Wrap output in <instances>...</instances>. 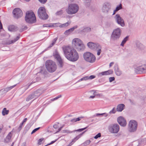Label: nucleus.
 <instances>
[{"label": "nucleus", "mask_w": 146, "mask_h": 146, "mask_svg": "<svg viewBox=\"0 0 146 146\" xmlns=\"http://www.w3.org/2000/svg\"><path fill=\"white\" fill-rule=\"evenodd\" d=\"M54 54V56L56 59L58 63V65L60 67H62L63 66V60L62 59L59 53L57 50H56Z\"/></svg>", "instance_id": "15"}, {"label": "nucleus", "mask_w": 146, "mask_h": 146, "mask_svg": "<svg viewBox=\"0 0 146 146\" xmlns=\"http://www.w3.org/2000/svg\"><path fill=\"white\" fill-rule=\"evenodd\" d=\"M56 140H57V139H56L54 141H52L50 143L48 144L45 145V146H46L48 145H49L52 144L53 143H54V142H55L56 141Z\"/></svg>", "instance_id": "53"}, {"label": "nucleus", "mask_w": 146, "mask_h": 146, "mask_svg": "<svg viewBox=\"0 0 146 146\" xmlns=\"http://www.w3.org/2000/svg\"><path fill=\"white\" fill-rule=\"evenodd\" d=\"M95 77V76L93 75H91L89 77L88 76L89 79H92L94 78Z\"/></svg>", "instance_id": "49"}, {"label": "nucleus", "mask_w": 146, "mask_h": 146, "mask_svg": "<svg viewBox=\"0 0 146 146\" xmlns=\"http://www.w3.org/2000/svg\"><path fill=\"white\" fill-rule=\"evenodd\" d=\"M91 92H93L94 94V95H95V93H96V91L95 90H93L91 91ZM95 95L91 96H90V98H95Z\"/></svg>", "instance_id": "45"}, {"label": "nucleus", "mask_w": 146, "mask_h": 146, "mask_svg": "<svg viewBox=\"0 0 146 146\" xmlns=\"http://www.w3.org/2000/svg\"><path fill=\"white\" fill-rule=\"evenodd\" d=\"M25 19L27 22L31 23H35L36 21L35 15L32 12H27Z\"/></svg>", "instance_id": "6"}, {"label": "nucleus", "mask_w": 146, "mask_h": 146, "mask_svg": "<svg viewBox=\"0 0 146 146\" xmlns=\"http://www.w3.org/2000/svg\"><path fill=\"white\" fill-rule=\"evenodd\" d=\"M55 44L53 43V42H52V43L51 44H50L49 45V47L50 48L53 46Z\"/></svg>", "instance_id": "56"}, {"label": "nucleus", "mask_w": 146, "mask_h": 146, "mask_svg": "<svg viewBox=\"0 0 146 146\" xmlns=\"http://www.w3.org/2000/svg\"><path fill=\"white\" fill-rule=\"evenodd\" d=\"M8 29L10 31H16L19 29L17 27L13 25L9 26Z\"/></svg>", "instance_id": "26"}, {"label": "nucleus", "mask_w": 146, "mask_h": 146, "mask_svg": "<svg viewBox=\"0 0 146 146\" xmlns=\"http://www.w3.org/2000/svg\"><path fill=\"white\" fill-rule=\"evenodd\" d=\"M109 81L111 82L115 80V78L114 77H111L109 78Z\"/></svg>", "instance_id": "46"}, {"label": "nucleus", "mask_w": 146, "mask_h": 146, "mask_svg": "<svg viewBox=\"0 0 146 146\" xmlns=\"http://www.w3.org/2000/svg\"><path fill=\"white\" fill-rule=\"evenodd\" d=\"M31 85V84L29 85H27L21 88L20 90L22 91V93H23Z\"/></svg>", "instance_id": "31"}, {"label": "nucleus", "mask_w": 146, "mask_h": 146, "mask_svg": "<svg viewBox=\"0 0 146 146\" xmlns=\"http://www.w3.org/2000/svg\"><path fill=\"white\" fill-rule=\"evenodd\" d=\"M58 98L57 97H55L53 99H52L51 100L52 101H54V100H57V99H58Z\"/></svg>", "instance_id": "57"}, {"label": "nucleus", "mask_w": 146, "mask_h": 146, "mask_svg": "<svg viewBox=\"0 0 146 146\" xmlns=\"http://www.w3.org/2000/svg\"><path fill=\"white\" fill-rule=\"evenodd\" d=\"M61 24L59 23H51L52 26V27H59L60 25Z\"/></svg>", "instance_id": "35"}, {"label": "nucleus", "mask_w": 146, "mask_h": 146, "mask_svg": "<svg viewBox=\"0 0 146 146\" xmlns=\"http://www.w3.org/2000/svg\"><path fill=\"white\" fill-rule=\"evenodd\" d=\"M83 117H80L76 118H73L70 120V122L73 123L77 121H80L81 119L83 118Z\"/></svg>", "instance_id": "27"}, {"label": "nucleus", "mask_w": 146, "mask_h": 146, "mask_svg": "<svg viewBox=\"0 0 146 146\" xmlns=\"http://www.w3.org/2000/svg\"><path fill=\"white\" fill-rule=\"evenodd\" d=\"M118 123L121 126H125L127 124L125 120L121 116L119 117L117 119Z\"/></svg>", "instance_id": "19"}, {"label": "nucleus", "mask_w": 146, "mask_h": 146, "mask_svg": "<svg viewBox=\"0 0 146 146\" xmlns=\"http://www.w3.org/2000/svg\"><path fill=\"white\" fill-rule=\"evenodd\" d=\"M9 111L7 110L6 108H4L2 110V113L3 115H5L8 114Z\"/></svg>", "instance_id": "32"}, {"label": "nucleus", "mask_w": 146, "mask_h": 146, "mask_svg": "<svg viewBox=\"0 0 146 146\" xmlns=\"http://www.w3.org/2000/svg\"><path fill=\"white\" fill-rule=\"evenodd\" d=\"M87 45L91 49L96 51L98 55H100L102 52V47L97 42L94 43L90 42L87 43Z\"/></svg>", "instance_id": "3"}, {"label": "nucleus", "mask_w": 146, "mask_h": 146, "mask_svg": "<svg viewBox=\"0 0 146 146\" xmlns=\"http://www.w3.org/2000/svg\"><path fill=\"white\" fill-rule=\"evenodd\" d=\"M108 129L111 133H117L119 131V127L116 123L111 124L108 126Z\"/></svg>", "instance_id": "10"}, {"label": "nucleus", "mask_w": 146, "mask_h": 146, "mask_svg": "<svg viewBox=\"0 0 146 146\" xmlns=\"http://www.w3.org/2000/svg\"><path fill=\"white\" fill-rule=\"evenodd\" d=\"M16 86V85H15L10 87L5 88L4 89V90H0V92H1L2 94H5L8 91H9L12 89L14 88L15 86Z\"/></svg>", "instance_id": "23"}, {"label": "nucleus", "mask_w": 146, "mask_h": 146, "mask_svg": "<svg viewBox=\"0 0 146 146\" xmlns=\"http://www.w3.org/2000/svg\"><path fill=\"white\" fill-rule=\"evenodd\" d=\"M90 142V140L87 141H86V143H88V144H89Z\"/></svg>", "instance_id": "62"}, {"label": "nucleus", "mask_w": 146, "mask_h": 146, "mask_svg": "<svg viewBox=\"0 0 146 146\" xmlns=\"http://www.w3.org/2000/svg\"><path fill=\"white\" fill-rule=\"evenodd\" d=\"M58 39V38L57 37L56 38H54L52 41V42H53V43H54V44H55L57 40Z\"/></svg>", "instance_id": "52"}, {"label": "nucleus", "mask_w": 146, "mask_h": 146, "mask_svg": "<svg viewBox=\"0 0 146 146\" xmlns=\"http://www.w3.org/2000/svg\"><path fill=\"white\" fill-rule=\"evenodd\" d=\"M53 127L55 129H57L58 128L59 126L58 124H55L53 125Z\"/></svg>", "instance_id": "54"}, {"label": "nucleus", "mask_w": 146, "mask_h": 146, "mask_svg": "<svg viewBox=\"0 0 146 146\" xmlns=\"http://www.w3.org/2000/svg\"><path fill=\"white\" fill-rule=\"evenodd\" d=\"M88 126L84 128H82L79 129L77 130H74L73 131H70L68 130H65L63 131V133H72L73 132H74L75 131H79L81 132L82 131L86 129L88 127Z\"/></svg>", "instance_id": "21"}, {"label": "nucleus", "mask_w": 146, "mask_h": 146, "mask_svg": "<svg viewBox=\"0 0 146 146\" xmlns=\"http://www.w3.org/2000/svg\"><path fill=\"white\" fill-rule=\"evenodd\" d=\"M116 112V110L115 108H114L112 110L110 111L109 113L110 114L115 113Z\"/></svg>", "instance_id": "39"}, {"label": "nucleus", "mask_w": 146, "mask_h": 146, "mask_svg": "<svg viewBox=\"0 0 146 146\" xmlns=\"http://www.w3.org/2000/svg\"><path fill=\"white\" fill-rule=\"evenodd\" d=\"M111 8V4L108 2H105L103 4L102 10L103 13H108Z\"/></svg>", "instance_id": "16"}, {"label": "nucleus", "mask_w": 146, "mask_h": 146, "mask_svg": "<svg viewBox=\"0 0 146 146\" xmlns=\"http://www.w3.org/2000/svg\"><path fill=\"white\" fill-rule=\"evenodd\" d=\"M71 23V22L70 21H68L67 22H66V23L63 24H60V28H64L68 26Z\"/></svg>", "instance_id": "28"}, {"label": "nucleus", "mask_w": 146, "mask_h": 146, "mask_svg": "<svg viewBox=\"0 0 146 146\" xmlns=\"http://www.w3.org/2000/svg\"><path fill=\"white\" fill-rule=\"evenodd\" d=\"M86 130L85 131H84L82 133H80V134L76 136V137H75L74 139L72 140H74V142H75L78 139H79L82 135L86 131Z\"/></svg>", "instance_id": "30"}, {"label": "nucleus", "mask_w": 146, "mask_h": 146, "mask_svg": "<svg viewBox=\"0 0 146 146\" xmlns=\"http://www.w3.org/2000/svg\"><path fill=\"white\" fill-rule=\"evenodd\" d=\"M121 32L120 28H117L114 29L111 36L112 38L114 40L118 39L121 35Z\"/></svg>", "instance_id": "11"}, {"label": "nucleus", "mask_w": 146, "mask_h": 146, "mask_svg": "<svg viewBox=\"0 0 146 146\" xmlns=\"http://www.w3.org/2000/svg\"><path fill=\"white\" fill-rule=\"evenodd\" d=\"M115 21L119 25L122 27L125 26L124 21L123 19L119 14H116L115 17Z\"/></svg>", "instance_id": "17"}, {"label": "nucleus", "mask_w": 146, "mask_h": 146, "mask_svg": "<svg viewBox=\"0 0 146 146\" xmlns=\"http://www.w3.org/2000/svg\"><path fill=\"white\" fill-rule=\"evenodd\" d=\"M78 9L79 7L78 5L76 4H71L69 5L66 11L68 14L72 15L77 13Z\"/></svg>", "instance_id": "5"}, {"label": "nucleus", "mask_w": 146, "mask_h": 146, "mask_svg": "<svg viewBox=\"0 0 146 146\" xmlns=\"http://www.w3.org/2000/svg\"><path fill=\"white\" fill-rule=\"evenodd\" d=\"M136 49L137 51H141L144 50L145 47L141 43L137 41L135 43Z\"/></svg>", "instance_id": "18"}, {"label": "nucleus", "mask_w": 146, "mask_h": 146, "mask_svg": "<svg viewBox=\"0 0 146 146\" xmlns=\"http://www.w3.org/2000/svg\"><path fill=\"white\" fill-rule=\"evenodd\" d=\"M122 5L120 4V5L117 6L115 9V11H118L120 9H122Z\"/></svg>", "instance_id": "36"}, {"label": "nucleus", "mask_w": 146, "mask_h": 146, "mask_svg": "<svg viewBox=\"0 0 146 146\" xmlns=\"http://www.w3.org/2000/svg\"><path fill=\"white\" fill-rule=\"evenodd\" d=\"M73 46L78 51H82L85 49V46L82 41L78 38L74 39L72 41Z\"/></svg>", "instance_id": "2"}, {"label": "nucleus", "mask_w": 146, "mask_h": 146, "mask_svg": "<svg viewBox=\"0 0 146 146\" xmlns=\"http://www.w3.org/2000/svg\"><path fill=\"white\" fill-rule=\"evenodd\" d=\"M84 58L86 61L90 63H93L96 60L95 56L89 52L85 53L83 54Z\"/></svg>", "instance_id": "8"}, {"label": "nucleus", "mask_w": 146, "mask_h": 146, "mask_svg": "<svg viewBox=\"0 0 146 146\" xmlns=\"http://www.w3.org/2000/svg\"><path fill=\"white\" fill-rule=\"evenodd\" d=\"M40 127H38L37 128H36L35 129H34L33 131L31 133V134H33V133H35V132L37 131L39 129H40Z\"/></svg>", "instance_id": "43"}, {"label": "nucleus", "mask_w": 146, "mask_h": 146, "mask_svg": "<svg viewBox=\"0 0 146 146\" xmlns=\"http://www.w3.org/2000/svg\"><path fill=\"white\" fill-rule=\"evenodd\" d=\"M117 11H115V10H114L113 11V15L115 14V13H116V12Z\"/></svg>", "instance_id": "64"}, {"label": "nucleus", "mask_w": 146, "mask_h": 146, "mask_svg": "<svg viewBox=\"0 0 146 146\" xmlns=\"http://www.w3.org/2000/svg\"><path fill=\"white\" fill-rule=\"evenodd\" d=\"M135 71L137 74L146 73V63L140 65L135 68Z\"/></svg>", "instance_id": "13"}, {"label": "nucleus", "mask_w": 146, "mask_h": 146, "mask_svg": "<svg viewBox=\"0 0 146 146\" xmlns=\"http://www.w3.org/2000/svg\"><path fill=\"white\" fill-rule=\"evenodd\" d=\"M38 16L40 18L44 20H46L48 18V15L46 12L44 8L40 7L38 10Z\"/></svg>", "instance_id": "9"}, {"label": "nucleus", "mask_w": 146, "mask_h": 146, "mask_svg": "<svg viewBox=\"0 0 146 146\" xmlns=\"http://www.w3.org/2000/svg\"><path fill=\"white\" fill-rule=\"evenodd\" d=\"M129 37L128 36H126L125 38H124L122 40L120 45L122 46H124V44L126 43V41L128 40Z\"/></svg>", "instance_id": "29"}, {"label": "nucleus", "mask_w": 146, "mask_h": 146, "mask_svg": "<svg viewBox=\"0 0 146 146\" xmlns=\"http://www.w3.org/2000/svg\"><path fill=\"white\" fill-rule=\"evenodd\" d=\"M63 49L65 57L69 60L75 62L78 59L79 55L75 49L69 46L63 47Z\"/></svg>", "instance_id": "1"}, {"label": "nucleus", "mask_w": 146, "mask_h": 146, "mask_svg": "<svg viewBox=\"0 0 146 146\" xmlns=\"http://www.w3.org/2000/svg\"><path fill=\"white\" fill-rule=\"evenodd\" d=\"M41 94V91L40 90H37L28 96L26 99V101H29L33 98H35V99L39 97Z\"/></svg>", "instance_id": "12"}, {"label": "nucleus", "mask_w": 146, "mask_h": 146, "mask_svg": "<svg viewBox=\"0 0 146 146\" xmlns=\"http://www.w3.org/2000/svg\"><path fill=\"white\" fill-rule=\"evenodd\" d=\"M41 3H45L47 0H38Z\"/></svg>", "instance_id": "51"}, {"label": "nucleus", "mask_w": 146, "mask_h": 146, "mask_svg": "<svg viewBox=\"0 0 146 146\" xmlns=\"http://www.w3.org/2000/svg\"><path fill=\"white\" fill-rule=\"evenodd\" d=\"M12 136V134L11 132H10L7 135L6 138V140L8 142L11 139Z\"/></svg>", "instance_id": "33"}, {"label": "nucleus", "mask_w": 146, "mask_h": 146, "mask_svg": "<svg viewBox=\"0 0 146 146\" xmlns=\"http://www.w3.org/2000/svg\"><path fill=\"white\" fill-rule=\"evenodd\" d=\"M101 137V134L100 133H98L94 137V138L95 139H97L99 137Z\"/></svg>", "instance_id": "42"}, {"label": "nucleus", "mask_w": 146, "mask_h": 146, "mask_svg": "<svg viewBox=\"0 0 146 146\" xmlns=\"http://www.w3.org/2000/svg\"><path fill=\"white\" fill-rule=\"evenodd\" d=\"M20 34H19L17 36L16 38H15L14 40H12L11 41V42L10 43V44L13 43L15 42L19 39V38H20Z\"/></svg>", "instance_id": "34"}, {"label": "nucleus", "mask_w": 146, "mask_h": 146, "mask_svg": "<svg viewBox=\"0 0 146 146\" xmlns=\"http://www.w3.org/2000/svg\"><path fill=\"white\" fill-rule=\"evenodd\" d=\"M27 29V27L26 26H23L21 29H19V31L20 32H22Z\"/></svg>", "instance_id": "38"}, {"label": "nucleus", "mask_w": 146, "mask_h": 146, "mask_svg": "<svg viewBox=\"0 0 146 146\" xmlns=\"http://www.w3.org/2000/svg\"><path fill=\"white\" fill-rule=\"evenodd\" d=\"M63 127H64V126H62V127H61L59 128L58 129V131L57 132H58L59 131H60L61 130V129H62V128H63Z\"/></svg>", "instance_id": "59"}, {"label": "nucleus", "mask_w": 146, "mask_h": 146, "mask_svg": "<svg viewBox=\"0 0 146 146\" xmlns=\"http://www.w3.org/2000/svg\"><path fill=\"white\" fill-rule=\"evenodd\" d=\"M113 71L111 70H110L107 71L99 73L98 74L99 77H101L104 75H107L112 74Z\"/></svg>", "instance_id": "20"}, {"label": "nucleus", "mask_w": 146, "mask_h": 146, "mask_svg": "<svg viewBox=\"0 0 146 146\" xmlns=\"http://www.w3.org/2000/svg\"><path fill=\"white\" fill-rule=\"evenodd\" d=\"M137 123L134 120H130L128 124V129L130 132H134L137 130Z\"/></svg>", "instance_id": "7"}, {"label": "nucleus", "mask_w": 146, "mask_h": 146, "mask_svg": "<svg viewBox=\"0 0 146 146\" xmlns=\"http://www.w3.org/2000/svg\"><path fill=\"white\" fill-rule=\"evenodd\" d=\"M44 70V69L43 68H42L40 71V72L41 73H44V72H43Z\"/></svg>", "instance_id": "58"}, {"label": "nucleus", "mask_w": 146, "mask_h": 146, "mask_svg": "<svg viewBox=\"0 0 146 146\" xmlns=\"http://www.w3.org/2000/svg\"><path fill=\"white\" fill-rule=\"evenodd\" d=\"M83 80H89L88 76H86L82 78Z\"/></svg>", "instance_id": "50"}, {"label": "nucleus", "mask_w": 146, "mask_h": 146, "mask_svg": "<svg viewBox=\"0 0 146 146\" xmlns=\"http://www.w3.org/2000/svg\"><path fill=\"white\" fill-rule=\"evenodd\" d=\"M13 17L16 19L20 18L23 15V12L21 10L18 8L15 9L13 11Z\"/></svg>", "instance_id": "14"}, {"label": "nucleus", "mask_w": 146, "mask_h": 146, "mask_svg": "<svg viewBox=\"0 0 146 146\" xmlns=\"http://www.w3.org/2000/svg\"><path fill=\"white\" fill-rule=\"evenodd\" d=\"M114 70L116 74L118 76L121 75L122 74V72L119 68L117 64H115L114 67Z\"/></svg>", "instance_id": "22"}, {"label": "nucleus", "mask_w": 146, "mask_h": 146, "mask_svg": "<svg viewBox=\"0 0 146 146\" xmlns=\"http://www.w3.org/2000/svg\"><path fill=\"white\" fill-rule=\"evenodd\" d=\"M85 31L87 32H90L91 31V28L89 27H87L84 29Z\"/></svg>", "instance_id": "44"}, {"label": "nucleus", "mask_w": 146, "mask_h": 146, "mask_svg": "<svg viewBox=\"0 0 146 146\" xmlns=\"http://www.w3.org/2000/svg\"><path fill=\"white\" fill-rule=\"evenodd\" d=\"M85 3H88V6L89 5V3L90 2L91 0H84Z\"/></svg>", "instance_id": "48"}, {"label": "nucleus", "mask_w": 146, "mask_h": 146, "mask_svg": "<svg viewBox=\"0 0 146 146\" xmlns=\"http://www.w3.org/2000/svg\"><path fill=\"white\" fill-rule=\"evenodd\" d=\"M114 62H111L109 65L110 67L111 66L114 64Z\"/></svg>", "instance_id": "60"}, {"label": "nucleus", "mask_w": 146, "mask_h": 146, "mask_svg": "<svg viewBox=\"0 0 146 146\" xmlns=\"http://www.w3.org/2000/svg\"><path fill=\"white\" fill-rule=\"evenodd\" d=\"M44 138H41L39 139L38 141V145H40L42 144V141L44 140Z\"/></svg>", "instance_id": "40"}, {"label": "nucleus", "mask_w": 146, "mask_h": 146, "mask_svg": "<svg viewBox=\"0 0 146 146\" xmlns=\"http://www.w3.org/2000/svg\"><path fill=\"white\" fill-rule=\"evenodd\" d=\"M23 124V123H22L20 124L18 128V129L19 130H20L21 129Z\"/></svg>", "instance_id": "47"}, {"label": "nucleus", "mask_w": 146, "mask_h": 146, "mask_svg": "<svg viewBox=\"0 0 146 146\" xmlns=\"http://www.w3.org/2000/svg\"><path fill=\"white\" fill-rule=\"evenodd\" d=\"M125 107V105L123 104H120L118 105L117 108V110L118 112L122 111Z\"/></svg>", "instance_id": "25"}, {"label": "nucleus", "mask_w": 146, "mask_h": 146, "mask_svg": "<svg viewBox=\"0 0 146 146\" xmlns=\"http://www.w3.org/2000/svg\"><path fill=\"white\" fill-rule=\"evenodd\" d=\"M82 80H83V78H82L81 79H80L78 81V82H80L82 81Z\"/></svg>", "instance_id": "63"}, {"label": "nucleus", "mask_w": 146, "mask_h": 146, "mask_svg": "<svg viewBox=\"0 0 146 146\" xmlns=\"http://www.w3.org/2000/svg\"><path fill=\"white\" fill-rule=\"evenodd\" d=\"M27 120V118H25L23 120V122L22 123H23L24 122H25Z\"/></svg>", "instance_id": "61"}, {"label": "nucleus", "mask_w": 146, "mask_h": 146, "mask_svg": "<svg viewBox=\"0 0 146 146\" xmlns=\"http://www.w3.org/2000/svg\"><path fill=\"white\" fill-rule=\"evenodd\" d=\"M52 26L51 23L45 24L43 25V27H51Z\"/></svg>", "instance_id": "41"}, {"label": "nucleus", "mask_w": 146, "mask_h": 146, "mask_svg": "<svg viewBox=\"0 0 146 146\" xmlns=\"http://www.w3.org/2000/svg\"><path fill=\"white\" fill-rule=\"evenodd\" d=\"M78 26H75L72 28H71L67 30L64 33V34L65 35H68L76 29L77 28Z\"/></svg>", "instance_id": "24"}, {"label": "nucleus", "mask_w": 146, "mask_h": 146, "mask_svg": "<svg viewBox=\"0 0 146 146\" xmlns=\"http://www.w3.org/2000/svg\"><path fill=\"white\" fill-rule=\"evenodd\" d=\"M106 114L105 113H97L96 114V115L97 116H98L100 115H103L104 114Z\"/></svg>", "instance_id": "55"}, {"label": "nucleus", "mask_w": 146, "mask_h": 146, "mask_svg": "<svg viewBox=\"0 0 146 146\" xmlns=\"http://www.w3.org/2000/svg\"><path fill=\"white\" fill-rule=\"evenodd\" d=\"M63 13V10H61L60 11H57L56 13V15H62Z\"/></svg>", "instance_id": "37"}, {"label": "nucleus", "mask_w": 146, "mask_h": 146, "mask_svg": "<svg viewBox=\"0 0 146 146\" xmlns=\"http://www.w3.org/2000/svg\"><path fill=\"white\" fill-rule=\"evenodd\" d=\"M45 66L48 71L51 73L54 72L57 68L55 62L51 60H47L45 62Z\"/></svg>", "instance_id": "4"}]
</instances>
